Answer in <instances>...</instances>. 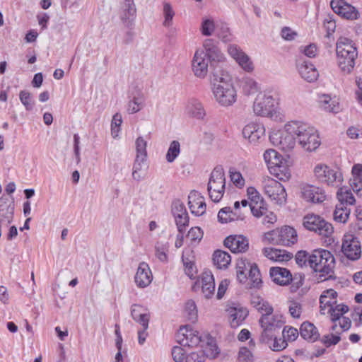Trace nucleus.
Here are the masks:
<instances>
[{
  "label": "nucleus",
  "mask_w": 362,
  "mask_h": 362,
  "mask_svg": "<svg viewBox=\"0 0 362 362\" xmlns=\"http://www.w3.org/2000/svg\"><path fill=\"white\" fill-rule=\"evenodd\" d=\"M262 188L264 194L274 204L283 206L286 203L287 193L279 182L269 177H265L262 180Z\"/></svg>",
  "instance_id": "obj_6"
},
{
  "label": "nucleus",
  "mask_w": 362,
  "mask_h": 362,
  "mask_svg": "<svg viewBox=\"0 0 362 362\" xmlns=\"http://www.w3.org/2000/svg\"><path fill=\"white\" fill-rule=\"evenodd\" d=\"M269 172L274 177L281 181H286L291 177V171L286 162L280 160L277 165H272L269 167Z\"/></svg>",
  "instance_id": "obj_36"
},
{
  "label": "nucleus",
  "mask_w": 362,
  "mask_h": 362,
  "mask_svg": "<svg viewBox=\"0 0 362 362\" xmlns=\"http://www.w3.org/2000/svg\"><path fill=\"white\" fill-rule=\"evenodd\" d=\"M341 174L327 165H318V182L328 186H334V183H341Z\"/></svg>",
  "instance_id": "obj_19"
},
{
  "label": "nucleus",
  "mask_w": 362,
  "mask_h": 362,
  "mask_svg": "<svg viewBox=\"0 0 362 362\" xmlns=\"http://www.w3.org/2000/svg\"><path fill=\"white\" fill-rule=\"evenodd\" d=\"M217 37L224 42H230L233 40L230 29L226 24H222L217 30Z\"/></svg>",
  "instance_id": "obj_63"
},
{
  "label": "nucleus",
  "mask_w": 362,
  "mask_h": 362,
  "mask_svg": "<svg viewBox=\"0 0 362 362\" xmlns=\"http://www.w3.org/2000/svg\"><path fill=\"white\" fill-rule=\"evenodd\" d=\"M250 207L252 214L257 218L263 216L267 212V204L264 200L260 201L259 203L257 202V204H250Z\"/></svg>",
  "instance_id": "obj_59"
},
{
  "label": "nucleus",
  "mask_w": 362,
  "mask_h": 362,
  "mask_svg": "<svg viewBox=\"0 0 362 362\" xmlns=\"http://www.w3.org/2000/svg\"><path fill=\"white\" fill-rule=\"evenodd\" d=\"M226 312L230 325L233 328L241 325L248 315V311L245 308L235 303L228 304Z\"/></svg>",
  "instance_id": "obj_17"
},
{
  "label": "nucleus",
  "mask_w": 362,
  "mask_h": 362,
  "mask_svg": "<svg viewBox=\"0 0 362 362\" xmlns=\"http://www.w3.org/2000/svg\"><path fill=\"white\" fill-rule=\"evenodd\" d=\"M191 252L189 250H185L182 254V262L185 266V274L190 278L194 279L197 274V268L194 262L189 258L187 257L188 253Z\"/></svg>",
  "instance_id": "obj_51"
},
{
  "label": "nucleus",
  "mask_w": 362,
  "mask_h": 362,
  "mask_svg": "<svg viewBox=\"0 0 362 362\" xmlns=\"http://www.w3.org/2000/svg\"><path fill=\"white\" fill-rule=\"evenodd\" d=\"M172 213L179 233H184L186 226L189 224V216L184 204L179 200L173 202Z\"/></svg>",
  "instance_id": "obj_18"
},
{
  "label": "nucleus",
  "mask_w": 362,
  "mask_h": 362,
  "mask_svg": "<svg viewBox=\"0 0 362 362\" xmlns=\"http://www.w3.org/2000/svg\"><path fill=\"white\" fill-rule=\"evenodd\" d=\"M191 68L194 75L199 78H205L209 71V61L202 49H196L191 62Z\"/></svg>",
  "instance_id": "obj_13"
},
{
  "label": "nucleus",
  "mask_w": 362,
  "mask_h": 362,
  "mask_svg": "<svg viewBox=\"0 0 362 362\" xmlns=\"http://www.w3.org/2000/svg\"><path fill=\"white\" fill-rule=\"evenodd\" d=\"M226 178L225 173L221 168H215L211 173L208 183V192L209 197L214 202H218L225 192Z\"/></svg>",
  "instance_id": "obj_8"
},
{
  "label": "nucleus",
  "mask_w": 362,
  "mask_h": 362,
  "mask_svg": "<svg viewBox=\"0 0 362 362\" xmlns=\"http://www.w3.org/2000/svg\"><path fill=\"white\" fill-rule=\"evenodd\" d=\"M239 85L242 93L247 96L255 94L259 89L258 83L250 76L242 78Z\"/></svg>",
  "instance_id": "obj_37"
},
{
  "label": "nucleus",
  "mask_w": 362,
  "mask_h": 362,
  "mask_svg": "<svg viewBox=\"0 0 362 362\" xmlns=\"http://www.w3.org/2000/svg\"><path fill=\"white\" fill-rule=\"evenodd\" d=\"M351 209L341 204L336 205L333 212L334 220L338 223H346L350 216Z\"/></svg>",
  "instance_id": "obj_44"
},
{
  "label": "nucleus",
  "mask_w": 362,
  "mask_h": 362,
  "mask_svg": "<svg viewBox=\"0 0 362 362\" xmlns=\"http://www.w3.org/2000/svg\"><path fill=\"white\" fill-rule=\"evenodd\" d=\"M237 360L238 362H252L253 355L248 348L243 346L239 349Z\"/></svg>",
  "instance_id": "obj_64"
},
{
  "label": "nucleus",
  "mask_w": 362,
  "mask_h": 362,
  "mask_svg": "<svg viewBox=\"0 0 362 362\" xmlns=\"http://www.w3.org/2000/svg\"><path fill=\"white\" fill-rule=\"evenodd\" d=\"M131 316L138 324L144 329L148 328L150 312L147 308L139 304H134L131 307Z\"/></svg>",
  "instance_id": "obj_27"
},
{
  "label": "nucleus",
  "mask_w": 362,
  "mask_h": 362,
  "mask_svg": "<svg viewBox=\"0 0 362 362\" xmlns=\"http://www.w3.org/2000/svg\"><path fill=\"white\" fill-rule=\"evenodd\" d=\"M334 227L332 224L318 216V235L322 236V244L329 246L334 243Z\"/></svg>",
  "instance_id": "obj_30"
},
{
  "label": "nucleus",
  "mask_w": 362,
  "mask_h": 362,
  "mask_svg": "<svg viewBox=\"0 0 362 362\" xmlns=\"http://www.w3.org/2000/svg\"><path fill=\"white\" fill-rule=\"evenodd\" d=\"M332 10L339 16L349 20L358 18V11L344 0H332L330 3Z\"/></svg>",
  "instance_id": "obj_23"
},
{
  "label": "nucleus",
  "mask_w": 362,
  "mask_h": 362,
  "mask_svg": "<svg viewBox=\"0 0 362 362\" xmlns=\"http://www.w3.org/2000/svg\"><path fill=\"white\" fill-rule=\"evenodd\" d=\"M229 56L247 73H252L255 64L251 58L236 44H229L227 47Z\"/></svg>",
  "instance_id": "obj_12"
},
{
  "label": "nucleus",
  "mask_w": 362,
  "mask_h": 362,
  "mask_svg": "<svg viewBox=\"0 0 362 362\" xmlns=\"http://www.w3.org/2000/svg\"><path fill=\"white\" fill-rule=\"evenodd\" d=\"M269 274L272 281L280 286H287L292 281V274L286 268L272 267Z\"/></svg>",
  "instance_id": "obj_31"
},
{
  "label": "nucleus",
  "mask_w": 362,
  "mask_h": 362,
  "mask_svg": "<svg viewBox=\"0 0 362 362\" xmlns=\"http://www.w3.org/2000/svg\"><path fill=\"white\" fill-rule=\"evenodd\" d=\"M169 245L167 242L158 241L155 245V255L163 262L168 261Z\"/></svg>",
  "instance_id": "obj_52"
},
{
  "label": "nucleus",
  "mask_w": 362,
  "mask_h": 362,
  "mask_svg": "<svg viewBox=\"0 0 362 362\" xmlns=\"http://www.w3.org/2000/svg\"><path fill=\"white\" fill-rule=\"evenodd\" d=\"M297 142L305 151L313 152L317 149V129L300 121L296 120Z\"/></svg>",
  "instance_id": "obj_4"
},
{
  "label": "nucleus",
  "mask_w": 362,
  "mask_h": 362,
  "mask_svg": "<svg viewBox=\"0 0 362 362\" xmlns=\"http://www.w3.org/2000/svg\"><path fill=\"white\" fill-rule=\"evenodd\" d=\"M184 314L188 320L191 322L196 321L197 318V309L194 300H189L186 302L184 308Z\"/></svg>",
  "instance_id": "obj_54"
},
{
  "label": "nucleus",
  "mask_w": 362,
  "mask_h": 362,
  "mask_svg": "<svg viewBox=\"0 0 362 362\" xmlns=\"http://www.w3.org/2000/svg\"><path fill=\"white\" fill-rule=\"evenodd\" d=\"M203 238V232L199 227H192L188 232L187 238L192 244L198 243Z\"/></svg>",
  "instance_id": "obj_62"
},
{
  "label": "nucleus",
  "mask_w": 362,
  "mask_h": 362,
  "mask_svg": "<svg viewBox=\"0 0 362 362\" xmlns=\"http://www.w3.org/2000/svg\"><path fill=\"white\" fill-rule=\"evenodd\" d=\"M214 264L218 269H226L231 262L230 255L225 251L216 250L213 255Z\"/></svg>",
  "instance_id": "obj_40"
},
{
  "label": "nucleus",
  "mask_w": 362,
  "mask_h": 362,
  "mask_svg": "<svg viewBox=\"0 0 362 362\" xmlns=\"http://www.w3.org/2000/svg\"><path fill=\"white\" fill-rule=\"evenodd\" d=\"M144 103V95L141 93H136L132 96L127 105V112L129 114H134L140 111Z\"/></svg>",
  "instance_id": "obj_43"
},
{
  "label": "nucleus",
  "mask_w": 362,
  "mask_h": 362,
  "mask_svg": "<svg viewBox=\"0 0 362 362\" xmlns=\"http://www.w3.org/2000/svg\"><path fill=\"white\" fill-rule=\"evenodd\" d=\"M341 250L344 255L351 260L358 259L361 255L360 242L352 234H346L344 235Z\"/></svg>",
  "instance_id": "obj_14"
},
{
  "label": "nucleus",
  "mask_w": 362,
  "mask_h": 362,
  "mask_svg": "<svg viewBox=\"0 0 362 362\" xmlns=\"http://www.w3.org/2000/svg\"><path fill=\"white\" fill-rule=\"evenodd\" d=\"M186 115L198 120H204L206 117V111L203 103L197 98H189L185 107Z\"/></svg>",
  "instance_id": "obj_21"
},
{
  "label": "nucleus",
  "mask_w": 362,
  "mask_h": 362,
  "mask_svg": "<svg viewBox=\"0 0 362 362\" xmlns=\"http://www.w3.org/2000/svg\"><path fill=\"white\" fill-rule=\"evenodd\" d=\"M296 262L300 267H309L312 272H317V256L314 254L309 255L304 250L298 251L295 257Z\"/></svg>",
  "instance_id": "obj_32"
},
{
  "label": "nucleus",
  "mask_w": 362,
  "mask_h": 362,
  "mask_svg": "<svg viewBox=\"0 0 362 362\" xmlns=\"http://www.w3.org/2000/svg\"><path fill=\"white\" fill-rule=\"evenodd\" d=\"M212 93L216 102L221 106H232L237 101L238 94L235 86H213Z\"/></svg>",
  "instance_id": "obj_10"
},
{
  "label": "nucleus",
  "mask_w": 362,
  "mask_h": 362,
  "mask_svg": "<svg viewBox=\"0 0 362 362\" xmlns=\"http://www.w3.org/2000/svg\"><path fill=\"white\" fill-rule=\"evenodd\" d=\"M255 263H250L247 259H240L238 261L236 265L237 278L240 282H245L247 279V275Z\"/></svg>",
  "instance_id": "obj_41"
},
{
  "label": "nucleus",
  "mask_w": 362,
  "mask_h": 362,
  "mask_svg": "<svg viewBox=\"0 0 362 362\" xmlns=\"http://www.w3.org/2000/svg\"><path fill=\"white\" fill-rule=\"evenodd\" d=\"M135 145L136 151V157H142L146 158L147 142L144 139V138L141 136L138 137L136 140Z\"/></svg>",
  "instance_id": "obj_61"
},
{
  "label": "nucleus",
  "mask_w": 362,
  "mask_h": 362,
  "mask_svg": "<svg viewBox=\"0 0 362 362\" xmlns=\"http://www.w3.org/2000/svg\"><path fill=\"white\" fill-rule=\"evenodd\" d=\"M335 259L328 250L318 249V282L334 279Z\"/></svg>",
  "instance_id": "obj_7"
},
{
  "label": "nucleus",
  "mask_w": 362,
  "mask_h": 362,
  "mask_svg": "<svg viewBox=\"0 0 362 362\" xmlns=\"http://www.w3.org/2000/svg\"><path fill=\"white\" fill-rule=\"evenodd\" d=\"M318 107L331 113H337L341 110L339 99L336 96L332 97L328 94L318 96Z\"/></svg>",
  "instance_id": "obj_28"
},
{
  "label": "nucleus",
  "mask_w": 362,
  "mask_h": 362,
  "mask_svg": "<svg viewBox=\"0 0 362 362\" xmlns=\"http://www.w3.org/2000/svg\"><path fill=\"white\" fill-rule=\"evenodd\" d=\"M265 129L261 124L251 122L243 129V136L252 144H257L264 137Z\"/></svg>",
  "instance_id": "obj_20"
},
{
  "label": "nucleus",
  "mask_w": 362,
  "mask_h": 362,
  "mask_svg": "<svg viewBox=\"0 0 362 362\" xmlns=\"http://www.w3.org/2000/svg\"><path fill=\"white\" fill-rule=\"evenodd\" d=\"M216 30V24L214 18L211 16L202 18L200 32L206 37L211 36Z\"/></svg>",
  "instance_id": "obj_48"
},
{
  "label": "nucleus",
  "mask_w": 362,
  "mask_h": 362,
  "mask_svg": "<svg viewBox=\"0 0 362 362\" xmlns=\"http://www.w3.org/2000/svg\"><path fill=\"white\" fill-rule=\"evenodd\" d=\"M215 83L213 86H234L232 76L226 71H221L214 74Z\"/></svg>",
  "instance_id": "obj_49"
},
{
  "label": "nucleus",
  "mask_w": 362,
  "mask_h": 362,
  "mask_svg": "<svg viewBox=\"0 0 362 362\" xmlns=\"http://www.w3.org/2000/svg\"><path fill=\"white\" fill-rule=\"evenodd\" d=\"M353 177L351 180V186L354 191L362 190V165H354L352 168Z\"/></svg>",
  "instance_id": "obj_42"
},
{
  "label": "nucleus",
  "mask_w": 362,
  "mask_h": 362,
  "mask_svg": "<svg viewBox=\"0 0 362 362\" xmlns=\"http://www.w3.org/2000/svg\"><path fill=\"white\" fill-rule=\"evenodd\" d=\"M248 279L251 281V286L258 288L262 284L259 270L256 264L252 266L248 272Z\"/></svg>",
  "instance_id": "obj_57"
},
{
  "label": "nucleus",
  "mask_w": 362,
  "mask_h": 362,
  "mask_svg": "<svg viewBox=\"0 0 362 362\" xmlns=\"http://www.w3.org/2000/svg\"><path fill=\"white\" fill-rule=\"evenodd\" d=\"M199 281L204 297L206 299L211 298L215 293V281L212 273L209 270L204 271Z\"/></svg>",
  "instance_id": "obj_26"
},
{
  "label": "nucleus",
  "mask_w": 362,
  "mask_h": 362,
  "mask_svg": "<svg viewBox=\"0 0 362 362\" xmlns=\"http://www.w3.org/2000/svg\"><path fill=\"white\" fill-rule=\"evenodd\" d=\"M251 305L262 315L272 314L273 308L263 298L257 295H253L251 298Z\"/></svg>",
  "instance_id": "obj_38"
},
{
  "label": "nucleus",
  "mask_w": 362,
  "mask_h": 362,
  "mask_svg": "<svg viewBox=\"0 0 362 362\" xmlns=\"http://www.w3.org/2000/svg\"><path fill=\"white\" fill-rule=\"evenodd\" d=\"M276 99L272 92L264 91L258 93L253 103L252 109L257 116L266 117L276 122H283L285 115L281 109L275 107Z\"/></svg>",
  "instance_id": "obj_1"
},
{
  "label": "nucleus",
  "mask_w": 362,
  "mask_h": 362,
  "mask_svg": "<svg viewBox=\"0 0 362 362\" xmlns=\"http://www.w3.org/2000/svg\"><path fill=\"white\" fill-rule=\"evenodd\" d=\"M146 158L142 157H136L133 168H132V177L134 180L139 181L143 178L141 171L146 168Z\"/></svg>",
  "instance_id": "obj_46"
},
{
  "label": "nucleus",
  "mask_w": 362,
  "mask_h": 362,
  "mask_svg": "<svg viewBox=\"0 0 362 362\" xmlns=\"http://www.w3.org/2000/svg\"><path fill=\"white\" fill-rule=\"evenodd\" d=\"M300 336L309 342L317 341V330L314 324L309 322H303L300 329Z\"/></svg>",
  "instance_id": "obj_39"
},
{
  "label": "nucleus",
  "mask_w": 362,
  "mask_h": 362,
  "mask_svg": "<svg viewBox=\"0 0 362 362\" xmlns=\"http://www.w3.org/2000/svg\"><path fill=\"white\" fill-rule=\"evenodd\" d=\"M177 340L181 346L188 347L197 346L202 341L199 332L188 326L180 328L177 334Z\"/></svg>",
  "instance_id": "obj_15"
},
{
  "label": "nucleus",
  "mask_w": 362,
  "mask_h": 362,
  "mask_svg": "<svg viewBox=\"0 0 362 362\" xmlns=\"http://www.w3.org/2000/svg\"><path fill=\"white\" fill-rule=\"evenodd\" d=\"M337 198L339 202V204L344 205H354L356 202V199L351 191L347 187H340L337 192Z\"/></svg>",
  "instance_id": "obj_45"
},
{
  "label": "nucleus",
  "mask_w": 362,
  "mask_h": 362,
  "mask_svg": "<svg viewBox=\"0 0 362 362\" xmlns=\"http://www.w3.org/2000/svg\"><path fill=\"white\" fill-rule=\"evenodd\" d=\"M337 292L333 289L325 291L320 297V313L322 315H331L335 310Z\"/></svg>",
  "instance_id": "obj_22"
},
{
  "label": "nucleus",
  "mask_w": 362,
  "mask_h": 362,
  "mask_svg": "<svg viewBox=\"0 0 362 362\" xmlns=\"http://www.w3.org/2000/svg\"><path fill=\"white\" fill-rule=\"evenodd\" d=\"M180 153V144L177 141H173L170 144V146L168 149L165 155L166 160L168 163H173Z\"/></svg>",
  "instance_id": "obj_56"
},
{
  "label": "nucleus",
  "mask_w": 362,
  "mask_h": 362,
  "mask_svg": "<svg viewBox=\"0 0 362 362\" xmlns=\"http://www.w3.org/2000/svg\"><path fill=\"white\" fill-rule=\"evenodd\" d=\"M263 157L264 161L268 165L269 169L272 165H277V162H280L281 160L278 153L274 149L267 150L264 153Z\"/></svg>",
  "instance_id": "obj_60"
},
{
  "label": "nucleus",
  "mask_w": 362,
  "mask_h": 362,
  "mask_svg": "<svg viewBox=\"0 0 362 362\" xmlns=\"http://www.w3.org/2000/svg\"><path fill=\"white\" fill-rule=\"evenodd\" d=\"M163 15L164 18L163 25L165 28H169L173 25V18L175 15V12L170 3L163 2Z\"/></svg>",
  "instance_id": "obj_50"
},
{
  "label": "nucleus",
  "mask_w": 362,
  "mask_h": 362,
  "mask_svg": "<svg viewBox=\"0 0 362 362\" xmlns=\"http://www.w3.org/2000/svg\"><path fill=\"white\" fill-rule=\"evenodd\" d=\"M267 344L269 348L274 351H280L287 346V342L284 338H277L274 336L271 337L268 341H262Z\"/></svg>",
  "instance_id": "obj_55"
},
{
  "label": "nucleus",
  "mask_w": 362,
  "mask_h": 362,
  "mask_svg": "<svg viewBox=\"0 0 362 362\" xmlns=\"http://www.w3.org/2000/svg\"><path fill=\"white\" fill-rule=\"evenodd\" d=\"M295 126L296 120L288 122L281 131L274 132L269 136L270 141L284 151H291L297 142V130L293 129Z\"/></svg>",
  "instance_id": "obj_3"
},
{
  "label": "nucleus",
  "mask_w": 362,
  "mask_h": 362,
  "mask_svg": "<svg viewBox=\"0 0 362 362\" xmlns=\"http://www.w3.org/2000/svg\"><path fill=\"white\" fill-rule=\"evenodd\" d=\"M245 213L233 211L230 207H224L221 209L218 214V221L223 223H226L235 221H243L245 218Z\"/></svg>",
  "instance_id": "obj_35"
},
{
  "label": "nucleus",
  "mask_w": 362,
  "mask_h": 362,
  "mask_svg": "<svg viewBox=\"0 0 362 362\" xmlns=\"http://www.w3.org/2000/svg\"><path fill=\"white\" fill-rule=\"evenodd\" d=\"M188 204L192 214L202 216L206 211L204 198L197 192H191L188 196Z\"/></svg>",
  "instance_id": "obj_29"
},
{
  "label": "nucleus",
  "mask_w": 362,
  "mask_h": 362,
  "mask_svg": "<svg viewBox=\"0 0 362 362\" xmlns=\"http://www.w3.org/2000/svg\"><path fill=\"white\" fill-rule=\"evenodd\" d=\"M348 311L349 308L347 305L339 304L335 306L334 313L329 315L331 321L333 322L332 330L338 334L349 329L351 326V320L349 317H343V315Z\"/></svg>",
  "instance_id": "obj_11"
},
{
  "label": "nucleus",
  "mask_w": 362,
  "mask_h": 362,
  "mask_svg": "<svg viewBox=\"0 0 362 362\" xmlns=\"http://www.w3.org/2000/svg\"><path fill=\"white\" fill-rule=\"evenodd\" d=\"M224 245L232 252H245L249 247L248 240L241 235H233L227 237L224 240Z\"/></svg>",
  "instance_id": "obj_24"
},
{
  "label": "nucleus",
  "mask_w": 362,
  "mask_h": 362,
  "mask_svg": "<svg viewBox=\"0 0 362 362\" xmlns=\"http://www.w3.org/2000/svg\"><path fill=\"white\" fill-rule=\"evenodd\" d=\"M338 64L344 73L349 74L354 69L358 51L354 41L346 37H340L336 44Z\"/></svg>",
  "instance_id": "obj_2"
},
{
  "label": "nucleus",
  "mask_w": 362,
  "mask_h": 362,
  "mask_svg": "<svg viewBox=\"0 0 362 362\" xmlns=\"http://www.w3.org/2000/svg\"><path fill=\"white\" fill-rule=\"evenodd\" d=\"M316 187L314 185H304L301 187V197L307 202H315Z\"/></svg>",
  "instance_id": "obj_58"
},
{
  "label": "nucleus",
  "mask_w": 362,
  "mask_h": 362,
  "mask_svg": "<svg viewBox=\"0 0 362 362\" xmlns=\"http://www.w3.org/2000/svg\"><path fill=\"white\" fill-rule=\"evenodd\" d=\"M124 11L122 14L121 19L127 25L130 24L132 21L135 13L136 8L132 0H124Z\"/></svg>",
  "instance_id": "obj_47"
},
{
  "label": "nucleus",
  "mask_w": 362,
  "mask_h": 362,
  "mask_svg": "<svg viewBox=\"0 0 362 362\" xmlns=\"http://www.w3.org/2000/svg\"><path fill=\"white\" fill-rule=\"evenodd\" d=\"M206 54V58L211 62L223 63L226 61L225 54L218 47L217 43L213 39H205L203 42V49Z\"/></svg>",
  "instance_id": "obj_16"
},
{
  "label": "nucleus",
  "mask_w": 362,
  "mask_h": 362,
  "mask_svg": "<svg viewBox=\"0 0 362 362\" xmlns=\"http://www.w3.org/2000/svg\"><path fill=\"white\" fill-rule=\"evenodd\" d=\"M153 280L152 272L148 264L144 262H141L137 268L134 281L139 288L148 286Z\"/></svg>",
  "instance_id": "obj_25"
},
{
  "label": "nucleus",
  "mask_w": 362,
  "mask_h": 362,
  "mask_svg": "<svg viewBox=\"0 0 362 362\" xmlns=\"http://www.w3.org/2000/svg\"><path fill=\"white\" fill-rule=\"evenodd\" d=\"M13 218V212L12 209L6 208L0 210V237L1 236V230L8 227Z\"/></svg>",
  "instance_id": "obj_53"
},
{
  "label": "nucleus",
  "mask_w": 362,
  "mask_h": 362,
  "mask_svg": "<svg viewBox=\"0 0 362 362\" xmlns=\"http://www.w3.org/2000/svg\"><path fill=\"white\" fill-rule=\"evenodd\" d=\"M298 72L301 78L308 83H313L317 80L316 66L309 61H304L298 66Z\"/></svg>",
  "instance_id": "obj_33"
},
{
  "label": "nucleus",
  "mask_w": 362,
  "mask_h": 362,
  "mask_svg": "<svg viewBox=\"0 0 362 362\" xmlns=\"http://www.w3.org/2000/svg\"><path fill=\"white\" fill-rule=\"evenodd\" d=\"M264 240L273 245L291 246L297 243L298 235L296 230L293 227L284 226L265 233Z\"/></svg>",
  "instance_id": "obj_5"
},
{
  "label": "nucleus",
  "mask_w": 362,
  "mask_h": 362,
  "mask_svg": "<svg viewBox=\"0 0 362 362\" xmlns=\"http://www.w3.org/2000/svg\"><path fill=\"white\" fill-rule=\"evenodd\" d=\"M263 253L266 257L274 262L288 261L293 257V254L284 250H279L272 247L263 249Z\"/></svg>",
  "instance_id": "obj_34"
},
{
  "label": "nucleus",
  "mask_w": 362,
  "mask_h": 362,
  "mask_svg": "<svg viewBox=\"0 0 362 362\" xmlns=\"http://www.w3.org/2000/svg\"><path fill=\"white\" fill-rule=\"evenodd\" d=\"M262 328L261 341H268L284 323L282 315L279 314L262 315L259 320Z\"/></svg>",
  "instance_id": "obj_9"
}]
</instances>
